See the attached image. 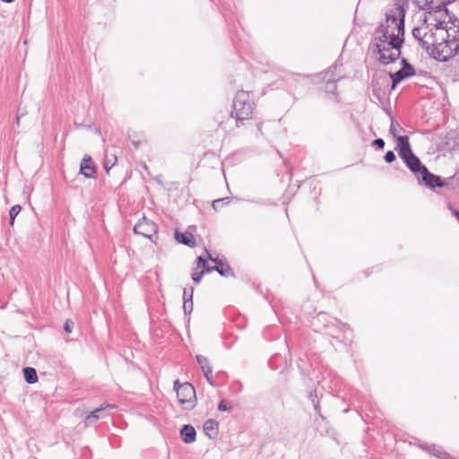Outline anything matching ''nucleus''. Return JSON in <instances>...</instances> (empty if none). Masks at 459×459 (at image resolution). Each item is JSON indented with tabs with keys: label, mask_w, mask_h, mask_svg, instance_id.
Wrapping results in <instances>:
<instances>
[{
	"label": "nucleus",
	"mask_w": 459,
	"mask_h": 459,
	"mask_svg": "<svg viewBox=\"0 0 459 459\" xmlns=\"http://www.w3.org/2000/svg\"><path fill=\"white\" fill-rule=\"evenodd\" d=\"M182 439L186 444H191L195 441L196 431L192 425H184L180 430Z\"/></svg>",
	"instance_id": "nucleus-15"
},
{
	"label": "nucleus",
	"mask_w": 459,
	"mask_h": 459,
	"mask_svg": "<svg viewBox=\"0 0 459 459\" xmlns=\"http://www.w3.org/2000/svg\"><path fill=\"white\" fill-rule=\"evenodd\" d=\"M399 127V124L397 121L395 120H393L391 121V125H390V129H389V132L390 134L394 136V137H398L397 136V128Z\"/></svg>",
	"instance_id": "nucleus-28"
},
{
	"label": "nucleus",
	"mask_w": 459,
	"mask_h": 459,
	"mask_svg": "<svg viewBox=\"0 0 459 459\" xmlns=\"http://www.w3.org/2000/svg\"><path fill=\"white\" fill-rule=\"evenodd\" d=\"M439 36L442 44L437 54L438 61L446 62L459 52V20H450L444 27L439 26Z\"/></svg>",
	"instance_id": "nucleus-3"
},
{
	"label": "nucleus",
	"mask_w": 459,
	"mask_h": 459,
	"mask_svg": "<svg viewBox=\"0 0 459 459\" xmlns=\"http://www.w3.org/2000/svg\"><path fill=\"white\" fill-rule=\"evenodd\" d=\"M385 162L387 163H391L393 162L394 160H395L396 157H395V154L394 153L393 151H388L385 157H384Z\"/></svg>",
	"instance_id": "nucleus-31"
},
{
	"label": "nucleus",
	"mask_w": 459,
	"mask_h": 459,
	"mask_svg": "<svg viewBox=\"0 0 459 459\" xmlns=\"http://www.w3.org/2000/svg\"><path fill=\"white\" fill-rule=\"evenodd\" d=\"M80 173L87 178H94L97 174L95 164L89 155H85L80 164Z\"/></svg>",
	"instance_id": "nucleus-10"
},
{
	"label": "nucleus",
	"mask_w": 459,
	"mask_h": 459,
	"mask_svg": "<svg viewBox=\"0 0 459 459\" xmlns=\"http://www.w3.org/2000/svg\"><path fill=\"white\" fill-rule=\"evenodd\" d=\"M312 404H313V407L316 411V412L318 414V416L320 418H322L323 420L325 419L324 416L322 415L321 413V409H320V400L317 396V394H316V391H311L309 393V395H308Z\"/></svg>",
	"instance_id": "nucleus-19"
},
{
	"label": "nucleus",
	"mask_w": 459,
	"mask_h": 459,
	"mask_svg": "<svg viewBox=\"0 0 459 459\" xmlns=\"http://www.w3.org/2000/svg\"><path fill=\"white\" fill-rule=\"evenodd\" d=\"M175 238L178 243L184 244L187 247H195V239L192 233L190 232H179L178 230L175 231Z\"/></svg>",
	"instance_id": "nucleus-14"
},
{
	"label": "nucleus",
	"mask_w": 459,
	"mask_h": 459,
	"mask_svg": "<svg viewBox=\"0 0 459 459\" xmlns=\"http://www.w3.org/2000/svg\"><path fill=\"white\" fill-rule=\"evenodd\" d=\"M402 65H403V66H405V65H410V64H409V62L407 61V59L403 58V59H402Z\"/></svg>",
	"instance_id": "nucleus-39"
},
{
	"label": "nucleus",
	"mask_w": 459,
	"mask_h": 459,
	"mask_svg": "<svg viewBox=\"0 0 459 459\" xmlns=\"http://www.w3.org/2000/svg\"><path fill=\"white\" fill-rule=\"evenodd\" d=\"M131 142H132V144H133L135 148H138V147H139V145H140V143H141V140H140V139H138V140H133V139H132V140H131Z\"/></svg>",
	"instance_id": "nucleus-38"
},
{
	"label": "nucleus",
	"mask_w": 459,
	"mask_h": 459,
	"mask_svg": "<svg viewBox=\"0 0 459 459\" xmlns=\"http://www.w3.org/2000/svg\"><path fill=\"white\" fill-rule=\"evenodd\" d=\"M193 299L185 300L183 304V309L186 315L190 314L193 311Z\"/></svg>",
	"instance_id": "nucleus-27"
},
{
	"label": "nucleus",
	"mask_w": 459,
	"mask_h": 459,
	"mask_svg": "<svg viewBox=\"0 0 459 459\" xmlns=\"http://www.w3.org/2000/svg\"><path fill=\"white\" fill-rule=\"evenodd\" d=\"M426 11L422 24L412 30V36L430 56L438 60L436 52L440 50L442 44V40L438 42L439 26L444 23L445 17H440L433 10Z\"/></svg>",
	"instance_id": "nucleus-2"
},
{
	"label": "nucleus",
	"mask_w": 459,
	"mask_h": 459,
	"mask_svg": "<svg viewBox=\"0 0 459 459\" xmlns=\"http://www.w3.org/2000/svg\"><path fill=\"white\" fill-rule=\"evenodd\" d=\"M74 326V323L72 320L70 319H67L65 323V325H64V330L66 332V333H71L72 332V328Z\"/></svg>",
	"instance_id": "nucleus-35"
},
{
	"label": "nucleus",
	"mask_w": 459,
	"mask_h": 459,
	"mask_svg": "<svg viewBox=\"0 0 459 459\" xmlns=\"http://www.w3.org/2000/svg\"><path fill=\"white\" fill-rule=\"evenodd\" d=\"M204 274V270H202V271H200V272L195 271V272H194V273H192V280H193L195 283H199V282L201 281V280H202V278H203Z\"/></svg>",
	"instance_id": "nucleus-29"
},
{
	"label": "nucleus",
	"mask_w": 459,
	"mask_h": 459,
	"mask_svg": "<svg viewBox=\"0 0 459 459\" xmlns=\"http://www.w3.org/2000/svg\"><path fill=\"white\" fill-rule=\"evenodd\" d=\"M207 261L203 256L197 257V266L198 267H204V269L208 268L206 266Z\"/></svg>",
	"instance_id": "nucleus-36"
},
{
	"label": "nucleus",
	"mask_w": 459,
	"mask_h": 459,
	"mask_svg": "<svg viewBox=\"0 0 459 459\" xmlns=\"http://www.w3.org/2000/svg\"><path fill=\"white\" fill-rule=\"evenodd\" d=\"M158 230L157 225L151 220H148L145 216H143L142 220L136 223L134 227V232L143 237L152 239V237L156 235Z\"/></svg>",
	"instance_id": "nucleus-7"
},
{
	"label": "nucleus",
	"mask_w": 459,
	"mask_h": 459,
	"mask_svg": "<svg viewBox=\"0 0 459 459\" xmlns=\"http://www.w3.org/2000/svg\"><path fill=\"white\" fill-rule=\"evenodd\" d=\"M196 361L203 372L206 371V369H212L210 362L206 357L203 355H196Z\"/></svg>",
	"instance_id": "nucleus-23"
},
{
	"label": "nucleus",
	"mask_w": 459,
	"mask_h": 459,
	"mask_svg": "<svg viewBox=\"0 0 459 459\" xmlns=\"http://www.w3.org/2000/svg\"><path fill=\"white\" fill-rule=\"evenodd\" d=\"M206 252L208 254V258L212 262L216 264L215 266L206 268V272L210 273L212 271H216L218 273H220L221 276H224V277H230V276L235 275L233 270L227 263H223V261L219 259L218 257H213L211 254H209V252L207 250H206Z\"/></svg>",
	"instance_id": "nucleus-8"
},
{
	"label": "nucleus",
	"mask_w": 459,
	"mask_h": 459,
	"mask_svg": "<svg viewBox=\"0 0 459 459\" xmlns=\"http://www.w3.org/2000/svg\"><path fill=\"white\" fill-rule=\"evenodd\" d=\"M422 182L430 188L444 186V183L440 177L430 173L428 169H424L423 172L420 175Z\"/></svg>",
	"instance_id": "nucleus-11"
},
{
	"label": "nucleus",
	"mask_w": 459,
	"mask_h": 459,
	"mask_svg": "<svg viewBox=\"0 0 459 459\" xmlns=\"http://www.w3.org/2000/svg\"><path fill=\"white\" fill-rule=\"evenodd\" d=\"M372 144L377 149H383L385 147V141L382 138H377L373 141Z\"/></svg>",
	"instance_id": "nucleus-34"
},
{
	"label": "nucleus",
	"mask_w": 459,
	"mask_h": 459,
	"mask_svg": "<svg viewBox=\"0 0 459 459\" xmlns=\"http://www.w3.org/2000/svg\"><path fill=\"white\" fill-rule=\"evenodd\" d=\"M342 76L339 77H330L327 80H325V91L328 93H332L333 95H336V82L340 80Z\"/></svg>",
	"instance_id": "nucleus-20"
},
{
	"label": "nucleus",
	"mask_w": 459,
	"mask_h": 459,
	"mask_svg": "<svg viewBox=\"0 0 459 459\" xmlns=\"http://www.w3.org/2000/svg\"><path fill=\"white\" fill-rule=\"evenodd\" d=\"M206 380L208 381V383L211 385H214V383H213V380H212V369H206V371L203 372Z\"/></svg>",
	"instance_id": "nucleus-33"
},
{
	"label": "nucleus",
	"mask_w": 459,
	"mask_h": 459,
	"mask_svg": "<svg viewBox=\"0 0 459 459\" xmlns=\"http://www.w3.org/2000/svg\"><path fill=\"white\" fill-rule=\"evenodd\" d=\"M114 160H117L116 157L114 158ZM116 163V160H105L104 162V169L107 172L109 171V169H111V167Z\"/></svg>",
	"instance_id": "nucleus-37"
},
{
	"label": "nucleus",
	"mask_w": 459,
	"mask_h": 459,
	"mask_svg": "<svg viewBox=\"0 0 459 459\" xmlns=\"http://www.w3.org/2000/svg\"><path fill=\"white\" fill-rule=\"evenodd\" d=\"M420 447L429 453L430 455L437 457L438 459H455L447 452L444 451L442 447L434 444H424Z\"/></svg>",
	"instance_id": "nucleus-12"
},
{
	"label": "nucleus",
	"mask_w": 459,
	"mask_h": 459,
	"mask_svg": "<svg viewBox=\"0 0 459 459\" xmlns=\"http://www.w3.org/2000/svg\"><path fill=\"white\" fill-rule=\"evenodd\" d=\"M255 104L250 91H239L235 95L232 104L231 117L236 119L237 126L244 120L251 119Z\"/></svg>",
	"instance_id": "nucleus-5"
},
{
	"label": "nucleus",
	"mask_w": 459,
	"mask_h": 459,
	"mask_svg": "<svg viewBox=\"0 0 459 459\" xmlns=\"http://www.w3.org/2000/svg\"><path fill=\"white\" fill-rule=\"evenodd\" d=\"M113 405L107 404L105 406H100L98 409H95L94 411H91L90 414H88L85 418V426H91L94 424L101 416L100 413H102L107 408H113Z\"/></svg>",
	"instance_id": "nucleus-16"
},
{
	"label": "nucleus",
	"mask_w": 459,
	"mask_h": 459,
	"mask_svg": "<svg viewBox=\"0 0 459 459\" xmlns=\"http://www.w3.org/2000/svg\"><path fill=\"white\" fill-rule=\"evenodd\" d=\"M390 77L392 78V89L394 90L399 82L407 78V75L400 69L394 74L391 73Z\"/></svg>",
	"instance_id": "nucleus-21"
},
{
	"label": "nucleus",
	"mask_w": 459,
	"mask_h": 459,
	"mask_svg": "<svg viewBox=\"0 0 459 459\" xmlns=\"http://www.w3.org/2000/svg\"><path fill=\"white\" fill-rule=\"evenodd\" d=\"M230 197H223L214 200L212 204V206L215 211H219L222 206L230 204Z\"/></svg>",
	"instance_id": "nucleus-22"
},
{
	"label": "nucleus",
	"mask_w": 459,
	"mask_h": 459,
	"mask_svg": "<svg viewBox=\"0 0 459 459\" xmlns=\"http://www.w3.org/2000/svg\"><path fill=\"white\" fill-rule=\"evenodd\" d=\"M204 431L212 438L218 435V422L215 420H207L204 424Z\"/></svg>",
	"instance_id": "nucleus-17"
},
{
	"label": "nucleus",
	"mask_w": 459,
	"mask_h": 459,
	"mask_svg": "<svg viewBox=\"0 0 459 459\" xmlns=\"http://www.w3.org/2000/svg\"><path fill=\"white\" fill-rule=\"evenodd\" d=\"M403 160L407 168L413 172L418 178H420V175L423 172V169H427V167L421 163L420 160L414 153L407 157H403Z\"/></svg>",
	"instance_id": "nucleus-9"
},
{
	"label": "nucleus",
	"mask_w": 459,
	"mask_h": 459,
	"mask_svg": "<svg viewBox=\"0 0 459 459\" xmlns=\"http://www.w3.org/2000/svg\"><path fill=\"white\" fill-rule=\"evenodd\" d=\"M396 141L398 154L402 159L413 153L409 143V137L407 135H400L396 137Z\"/></svg>",
	"instance_id": "nucleus-13"
},
{
	"label": "nucleus",
	"mask_w": 459,
	"mask_h": 459,
	"mask_svg": "<svg viewBox=\"0 0 459 459\" xmlns=\"http://www.w3.org/2000/svg\"><path fill=\"white\" fill-rule=\"evenodd\" d=\"M21 210H22V207L19 204L13 205L10 209V211H9L10 225H12V226L13 225L14 220H15L16 216L20 213Z\"/></svg>",
	"instance_id": "nucleus-24"
},
{
	"label": "nucleus",
	"mask_w": 459,
	"mask_h": 459,
	"mask_svg": "<svg viewBox=\"0 0 459 459\" xmlns=\"http://www.w3.org/2000/svg\"><path fill=\"white\" fill-rule=\"evenodd\" d=\"M405 11L395 5L385 13V22L379 24L373 33L372 48L379 55V62L387 65L400 57L404 42Z\"/></svg>",
	"instance_id": "nucleus-1"
},
{
	"label": "nucleus",
	"mask_w": 459,
	"mask_h": 459,
	"mask_svg": "<svg viewBox=\"0 0 459 459\" xmlns=\"http://www.w3.org/2000/svg\"><path fill=\"white\" fill-rule=\"evenodd\" d=\"M193 292H194V288L191 287L190 288V290L189 292L187 291L186 289H184V292H183V299L184 301L185 300H192L193 299Z\"/></svg>",
	"instance_id": "nucleus-32"
},
{
	"label": "nucleus",
	"mask_w": 459,
	"mask_h": 459,
	"mask_svg": "<svg viewBox=\"0 0 459 459\" xmlns=\"http://www.w3.org/2000/svg\"><path fill=\"white\" fill-rule=\"evenodd\" d=\"M21 117H22V115H17V117H16V121H15V123H16V125H17L18 126H20V119H21Z\"/></svg>",
	"instance_id": "nucleus-40"
},
{
	"label": "nucleus",
	"mask_w": 459,
	"mask_h": 459,
	"mask_svg": "<svg viewBox=\"0 0 459 459\" xmlns=\"http://www.w3.org/2000/svg\"><path fill=\"white\" fill-rule=\"evenodd\" d=\"M24 111H22L21 108L18 109V115H22V117L24 115Z\"/></svg>",
	"instance_id": "nucleus-41"
},
{
	"label": "nucleus",
	"mask_w": 459,
	"mask_h": 459,
	"mask_svg": "<svg viewBox=\"0 0 459 459\" xmlns=\"http://www.w3.org/2000/svg\"><path fill=\"white\" fill-rule=\"evenodd\" d=\"M311 326L315 332L323 333L335 339L351 341V331L349 327L325 312H320L313 317Z\"/></svg>",
	"instance_id": "nucleus-4"
},
{
	"label": "nucleus",
	"mask_w": 459,
	"mask_h": 459,
	"mask_svg": "<svg viewBox=\"0 0 459 459\" xmlns=\"http://www.w3.org/2000/svg\"><path fill=\"white\" fill-rule=\"evenodd\" d=\"M23 375L25 381L28 384H34L38 381V375L36 369L30 367H26L23 368Z\"/></svg>",
	"instance_id": "nucleus-18"
},
{
	"label": "nucleus",
	"mask_w": 459,
	"mask_h": 459,
	"mask_svg": "<svg viewBox=\"0 0 459 459\" xmlns=\"http://www.w3.org/2000/svg\"><path fill=\"white\" fill-rule=\"evenodd\" d=\"M2 1H3V2H4V3H12V2H13L14 0H2Z\"/></svg>",
	"instance_id": "nucleus-42"
},
{
	"label": "nucleus",
	"mask_w": 459,
	"mask_h": 459,
	"mask_svg": "<svg viewBox=\"0 0 459 459\" xmlns=\"http://www.w3.org/2000/svg\"><path fill=\"white\" fill-rule=\"evenodd\" d=\"M31 459H36V458H31Z\"/></svg>",
	"instance_id": "nucleus-43"
},
{
	"label": "nucleus",
	"mask_w": 459,
	"mask_h": 459,
	"mask_svg": "<svg viewBox=\"0 0 459 459\" xmlns=\"http://www.w3.org/2000/svg\"><path fill=\"white\" fill-rule=\"evenodd\" d=\"M232 409V405L227 400H221L218 405V410L221 411H229Z\"/></svg>",
	"instance_id": "nucleus-26"
},
{
	"label": "nucleus",
	"mask_w": 459,
	"mask_h": 459,
	"mask_svg": "<svg viewBox=\"0 0 459 459\" xmlns=\"http://www.w3.org/2000/svg\"><path fill=\"white\" fill-rule=\"evenodd\" d=\"M174 390L177 393L178 403L185 410H192L195 407V390L191 384L187 382L180 384L178 380H175Z\"/></svg>",
	"instance_id": "nucleus-6"
},
{
	"label": "nucleus",
	"mask_w": 459,
	"mask_h": 459,
	"mask_svg": "<svg viewBox=\"0 0 459 459\" xmlns=\"http://www.w3.org/2000/svg\"><path fill=\"white\" fill-rule=\"evenodd\" d=\"M342 64H339L338 62H336L333 65L330 66L327 71L325 72V77L324 79L325 80H327L328 78L331 77H335L334 75V72L337 70L338 67H342Z\"/></svg>",
	"instance_id": "nucleus-25"
},
{
	"label": "nucleus",
	"mask_w": 459,
	"mask_h": 459,
	"mask_svg": "<svg viewBox=\"0 0 459 459\" xmlns=\"http://www.w3.org/2000/svg\"><path fill=\"white\" fill-rule=\"evenodd\" d=\"M401 69L405 73L407 77H410V76H412L415 74V70L411 65L403 66Z\"/></svg>",
	"instance_id": "nucleus-30"
}]
</instances>
